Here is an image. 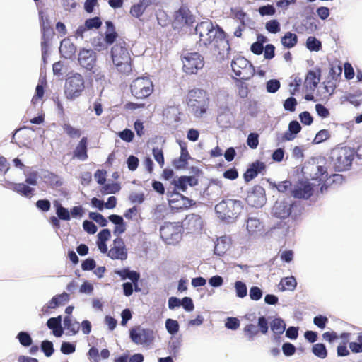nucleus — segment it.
<instances>
[{"mask_svg":"<svg viewBox=\"0 0 362 362\" xmlns=\"http://www.w3.org/2000/svg\"><path fill=\"white\" fill-rule=\"evenodd\" d=\"M196 35L199 37V46L210 47L219 60L227 57L230 49L225 33L211 21H202L196 25Z\"/></svg>","mask_w":362,"mask_h":362,"instance_id":"obj_1","label":"nucleus"},{"mask_svg":"<svg viewBox=\"0 0 362 362\" xmlns=\"http://www.w3.org/2000/svg\"><path fill=\"white\" fill-rule=\"evenodd\" d=\"M111 58L117 71L128 75L132 71L130 54L124 46V42L116 43L111 50Z\"/></svg>","mask_w":362,"mask_h":362,"instance_id":"obj_2","label":"nucleus"},{"mask_svg":"<svg viewBox=\"0 0 362 362\" xmlns=\"http://www.w3.org/2000/svg\"><path fill=\"white\" fill-rule=\"evenodd\" d=\"M243 209L242 202L235 199L223 200L215 206L218 218L228 222L235 220Z\"/></svg>","mask_w":362,"mask_h":362,"instance_id":"obj_3","label":"nucleus"},{"mask_svg":"<svg viewBox=\"0 0 362 362\" xmlns=\"http://www.w3.org/2000/svg\"><path fill=\"white\" fill-rule=\"evenodd\" d=\"M188 107L196 117H202L208 107V98L206 93L200 89H194L188 93Z\"/></svg>","mask_w":362,"mask_h":362,"instance_id":"obj_4","label":"nucleus"},{"mask_svg":"<svg viewBox=\"0 0 362 362\" xmlns=\"http://www.w3.org/2000/svg\"><path fill=\"white\" fill-rule=\"evenodd\" d=\"M183 226L182 223L165 222L160 228V237L168 245H175L181 240Z\"/></svg>","mask_w":362,"mask_h":362,"instance_id":"obj_5","label":"nucleus"},{"mask_svg":"<svg viewBox=\"0 0 362 362\" xmlns=\"http://www.w3.org/2000/svg\"><path fill=\"white\" fill-rule=\"evenodd\" d=\"M85 88V82L83 76L79 74H74L66 79L64 94L67 99L74 100L79 97Z\"/></svg>","mask_w":362,"mask_h":362,"instance_id":"obj_6","label":"nucleus"},{"mask_svg":"<svg viewBox=\"0 0 362 362\" xmlns=\"http://www.w3.org/2000/svg\"><path fill=\"white\" fill-rule=\"evenodd\" d=\"M316 168L317 169V173H315L316 177L312 179L319 180L320 183L318 185H321L320 188V193L322 194L326 192L329 187L341 185L344 182V178L341 175L333 174L328 177V173L323 166L317 165Z\"/></svg>","mask_w":362,"mask_h":362,"instance_id":"obj_7","label":"nucleus"},{"mask_svg":"<svg viewBox=\"0 0 362 362\" xmlns=\"http://www.w3.org/2000/svg\"><path fill=\"white\" fill-rule=\"evenodd\" d=\"M231 68L235 75L241 80L250 79L255 72V69L250 62L240 56L233 59Z\"/></svg>","mask_w":362,"mask_h":362,"instance_id":"obj_8","label":"nucleus"},{"mask_svg":"<svg viewBox=\"0 0 362 362\" xmlns=\"http://www.w3.org/2000/svg\"><path fill=\"white\" fill-rule=\"evenodd\" d=\"M153 91L152 81L148 77H139L131 84V92L137 98H145Z\"/></svg>","mask_w":362,"mask_h":362,"instance_id":"obj_9","label":"nucleus"},{"mask_svg":"<svg viewBox=\"0 0 362 362\" xmlns=\"http://www.w3.org/2000/svg\"><path fill=\"white\" fill-rule=\"evenodd\" d=\"M183 71L187 74H195L204 67L203 57L197 52L186 54L182 58Z\"/></svg>","mask_w":362,"mask_h":362,"instance_id":"obj_10","label":"nucleus"},{"mask_svg":"<svg viewBox=\"0 0 362 362\" xmlns=\"http://www.w3.org/2000/svg\"><path fill=\"white\" fill-rule=\"evenodd\" d=\"M170 206L173 209L184 211L195 205V202L179 192H173L168 198Z\"/></svg>","mask_w":362,"mask_h":362,"instance_id":"obj_11","label":"nucleus"},{"mask_svg":"<svg viewBox=\"0 0 362 362\" xmlns=\"http://www.w3.org/2000/svg\"><path fill=\"white\" fill-rule=\"evenodd\" d=\"M127 250L124 241L122 238H117L113 240L112 245L107 252V256L112 259L125 260L127 258Z\"/></svg>","mask_w":362,"mask_h":362,"instance_id":"obj_12","label":"nucleus"},{"mask_svg":"<svg viewBox=\"0 0 362 362\" xmlns=\"http://www.w3.org/2000/svg\"><path fill=\"white\" fill-rule=\"evenodd\" d=\"M96 53L90 49H82L78 53V62L80 65L87 70H92L96 66Z\"/></svg>","mask_w":362,"mask_h":362,"instance_id":"obj_13","label":"nucleus"},{"mask_svg":"<svg viewBox=\"0 0 362 362\" xmlns=\"http://www.w3.org/2000/svg\"><path fill=\"white\" fill-rule=\"evenodd\" d=\"M313 185L308 181H300L291 190V195L296 199H309L313 194Z\"/></svg>","mask_w":362,"mask_h":362,"instance_id":"obj_14","label":"nucleus"},{"mask_svg":"<svg viewBox=\"0 0 362 362\" xmlns=\"http://www.w3.org/2000/svg\"><path fill=\"white\" fill-rule=\"evenodd\" d=\"M194 21V18L190 11L187 8H182L175 13L173 26L175 28H179L185 25H191Z\"/></svg>","mask_w":362,"mask_h":362,"instance_id":"obj_15","label":"nucleus"},{"mask_svg":"<svg viewBox=\"0 0 362 362\" xmlns=\"http://www.w3.org/2000/svg\"><path fill=\"white\" fill-rule=\"evenodd\" d=\"M264 168L265 165L263 163L259 162L258 160L252 163L243 175L244 180L246 182H250L256 177L259 173L264 170Z\"/></svg>","mask_w":362,"mask_h":362,"instance_id":"obj_16","label":"nucleus"},{"mask_svg":"<svg viewBox=\"0 0 362 362\" xmlns=\"http://www.w3.org/2000/svg\"><path fill=\"white\" fill-rule=\"evenodd\" d=\"M198 184V180L194 176H181L173 180V185L176 189L185 192L188 186L194 187Z\"/></svg>","mask_w":362,"mask_h":362,"instance_id":"obj_17","label":"nucleus"},{"mask_svg":"<svg viewBox=\"0 0 362 362\" xmlns=\"http://www.w3.org/2000/svg\"><path fill=\"white\" fill-rule=\"evenodd\" d=\"M246 229L250 235L257 236L262 233L264 226L257 218H248L246 222Z\"/></svg>","mask_w":362,"mask_h":362,"instance_id":"obj_18","label":"nucleus"},{"mask_svg":"<svg viewBox=\"0 0 362 362\" xmlns=\"http://www.w3.org/2000/svg\"><path fill=\"white\" fill-rule=\"evenodd\" d=\"M320 81V71H309L305 80V85L308 89L313 90L316 88Z\"/></svg>","mask_w":362,"mask_h":362,"instance_id":"obj_19","label":"nucleus"},{"mask_svg":"<svg viewBox=\"0 0 362 362\" xmlns=\"http://www.w3.org/2000/svg\"><path fill=\"white\" fill-rule=\"evenodd\" d=\"M271 329L274 332V340L279 341L280 336L284 333L286 329V324L281 318L274 319L270 324Z\"/></svg>","mask_w":362,"mask_h":362,"instance_id":"obj_20","label":"nucleus"},{"mask_svg":"<svg viewBox=\"0 0 362 362\" xmlns=\"http://www.w3.org/2000/svg\"><path fill=\"white\" fill-rule=\"evenodd\" d=\"M76 49V46L69 39H64L61 42L59 51L64 57L71 58L74 55Z\"/></svg>","mask_w":362,"mask_h":362,"instance_id":"obj_21","label":"nucleus"},{"mask_svg":"<svg viewBox=\"0 0 362 362\" xmlns=\"http://www.w3.org/2000/svg\"><path fill=\"white\" fill-rule=\"evenodd\" d=\"M70 300L69 294L64 292L62 294L56 295L47 303V308L55 309L56 308L64 305Z\"/></svg>","mask_w":362,"mask_h":362,"instance_id":"obj_22","label":"nucleus"},{"mask_svg":"<svg viewBox=\"0 0 362 362\" xmlns=\"http://www.w3.org/2000/svg\"><path fill=\"white\" fill-rule=\"evenodd\" d=\"M246 200L251 206L259 208L264 205L265 197L262 193L258 195L255 192H252L247 195Z\"/></svg>","mask_w":362,"mask_h":362,"instance_id":"obj_23","label":"nucleus"},{"mask_svg":"<svg viewBox=\"0 0 362 362\" xmlns=\"http://www.w3.org/2000/svg\"><path fill=\"white\" fill-rule=\"evenodd\" d=\"M61 322V316L49 318L47 322V327L53 330L54 335L57 337H61L63 334Z\"/></svg>","mask_w":362,"mask_h":362,"instance_id":"obj_24","label":"nucleus"},{"mask_svg":"<svg viewBox=\"0 0 362 362\" xmlns=\"http://www.w3.org/2000/svg\"><path fill=\"white\" fill-rule=\"evenodd\" d=\"M11 189L16 192L26 197H31L34 191L33 188L24 183H14L12 185Z\"/></svg>","mask_w":362,"mask_h":362,"instance_id":"obj_25","label":"nucleus"},{"mask_svg":"<svg viewBox=\"0 0 362 362\" xmlns=\"http://www.w3.org/2000/svg\"><path fill=\"white\" fill-rule=\"evenodd\" d=\"M281 42L284 47L292 48L298 42V37L295 33L287 32L281 40Z\"/></svg>","mask_w":362,"mask_h":362,"instance_id":"obj_26","label":"nucleus"},{"mask_svg":"<svg viewBox=\"0 0 362 362\" xmlns=\"http://www.w3.org/2000/svg\"><path fill=\"white\" fill-rule=\"evenodd\" d=\"M65 328L71 334H76L80 329L79 323L72 320L69 316H66L64 320Z\"/></svg>","mask_w":362,"mask_h":362,"instance_id":"obj_27","label":"nucleus"},{"mask_svg":"<svg viewBox=\"0 0 362 362\" xmlns=\"http://www.w3.org/2000/svg\"><path fill=\"white\" fill-rule=\"evenodd\" d=\"M296 285L297 282L293 276L283 278L279 284V286H281V291H293L296 288Z\"/></svg>","mask_w":362,"mask_h":362,"instance_id":"obj_28","label":"nucleus"},{"mask_svg":"<svg viewBox=\"0 0 362 362\" xmlns=\"http://www.w3.org/2000/svg\"><path fill=\"white\" fill-rule=\"evenodd\" d=\"M312 352L317 357L324 359L327 356V350L324 344H315L312 347Z\"/></svg>","mask_w":362,"mask_h":362,"instance_id":"obj_29","label":"nucleus"},{"mask_svg":"<svg viewBox=\"0 0 362 362\" xmlns=\"http://www.w3.org/2000/svg\"><path fill=\"white\" fill-rule=\"evenodd\" d=\"M337 153V158H353L354 156V151L349 147H339L334 150L333 153Z\"/></svg>","mask_w":362,"mask_h":362,"instance_id":"obj_30","label":"nucleus"},{"mask_svg":"<svg viewBox=\"0 0 362 362\" xmlns=\"http://www.w3.org/2000/svg\"><path fill=\"white\" fill-rule=\"evenodd\" d=\"M86 144L87 139L83 137L77 146L75 151L74 156L78 158H83L87 157L86 154Z\"/></svg>","mask_w":362,"mask_h":362,"instance_id":"obj_31","label":"nucleus"},{"mask_svg":"<svg viewBox=\"0 0 362 362\" xmlns=\"http://www.w3.org/2000/svg\"><path fill=\"white\" fill-rule=\"evenodd\" d=\"M105 24L107 26V31L105 40L106 43L112 44L115 41L117 35L115 31L113 24L110 21H107Z\"/></svg>","mask_w":362,"mask_h":362,"instance_id":"obj_32","label":"nucleus"},{"mask_svg":"<svg viewBox=\"0 0 362 362\" xmlns=\"http://www.w3.org/2000/svg\"><path fill=\"white\" fill-rule=\"evenodd\" d=\"M291 208L288 207L286 204H280L279 206H275L274 214L280 218H285L290 216Z\"/></svg>","mask_w":362,"mask_h":362,"instance_id":"obj_33","label":"nucleus"},{"mask_svg":"<svg viewBox=\"0 0 362 362\" xmlns=\"http://www.w3.org/2000/svg\"><path fill=\"white\" fill-rule=\"evenodd\" d=\"M168 209L164 205H158L154 209L153 217L156 221H163L168 214Z\"/></svg>","mask_w":362,"mask_h":362,"instance_id":"obj_34","label":"nucleus"},{"mask_svg":"<svg viewBox=\"0 0 362 362\" xmlns=\"http://www.w3.org/2000/svg\"><path fill=\"white\" fill-rule=\"evenodd\" d=\"M56 206V214L57 215V217L64 221H69L71 218L70 212L69 210L62 206L61 204L57 203L55 204Z\"/></svg>","mask_w":362,"mask_h":362,"instance_id":"obj_35","label":"nucleus"},{"mask_svg":"<svg viewBox=\"0 0 362 362\" xmlns=\"http://www.w3.org/2000/svg\"><path fill=\"white\" fill-rule=\"evenodd\" d=\"M306 47L310 51L317 52L321 48V42L315 37H309L306 40Z\"/></svg>","mask_w":362,"mask_h":362,"instance_id":"obj_36","label":"nucleus"},{"mask_svg":"<svg viewBox=\"0 0 362 362\" xmlns=\"http://www.w3.org/2000/svg\"><path fill=\"white\" fill-rule=\"evenodd\" d=\"M235 289L236 296L239 298H244L247 296V289L246 284L241 281H237L235 283Z\"/></svg>","mask_w":362,"mask_h":362,"instance_id":"obj_37","label":"nucleus"},{"mask_svg":"<svg viewBox=\"0 0 362 362\" xmlns=\"http://www.w3.org/2000/svg\"><path fill=\"white\" fill-rule=\"evenodd\" d=\"M165 327L168 333L175 334L179 331V324L177 320L167 319L165 321Z\"/></svg>","mask_w":362,"mask_h":362,"instance_id":"obj_38","label":"nucleus"},{"mask_svg":"<svg viewBox=\"0 0 362 362\" xmlns=\"http://www.w3.org/2000/svg\"><path fill=\"white\" fill-rule=\"evenodd\" d=\"M17 338L21 344L23 346H29L32 344V339L28 332H19L17 336Z\"/></svg>","mask_w":362,"mask_h":362,"instance_id":"obj_39","label":"nucleus"},{"mask_svg":"<svg viewBox=\"0 0 362 362\" xmlns=\"http://www.w3.org/2000/svg\"><path fill=\"white\" fill-rule=\"evenodd\" d=\"M89 217L102 227L106 226L107 225V220L99 213L90 212L89 214Z\"/></svg>","mask_w":362,"mask_h":362,"instance_id":"obj_40","label":"nucleus"},{"mask_svg":"<svg viewBox=\"0 0 362 362\" xmlns=\"http://www.w3.org/2000/svg\"><path fill=\"white\" fill-rule=\"evenodd\" d=\"M64 131L72 138H78L81 136V131L71 126L69 124L63 125Z\"/></svg>","mask_w":362,"mask_h":362,"instance_id":"obj_41","label":"nucleus"},{"mask_svg":"<svg viewBox=\"0 0 362 362\" xmlns=\"http://www.w3.org/2000/svg\"><path fill=\"white\" fill-rule=\"evenodd\" d=\"M265 28L269 33H277L280 31V23L276 20H271L266 23Z\"/></svg>","mask_w":362,"mask_h":362,"instance_id":"obj_42","label":"nucleus"},{"mask_svg":"<svg viewBox=\"0 0 362 362\" xmlns=\"http://www.w3.org/2000/svg\"><path fill=\"white\" fill-rule=\"evenodd\" d=\"M41 349L47 357L51 356L54 351L53 344L49 341H43L41 344Z\"/></svg>","mask_w":362,"mask_h":362,"instance_id":"obj_43","label":"nucleus"},{"mask_svg":"<svg viewBox=\"0 0 362 362\" xmlns=\"http://www.w3.org/2000/svg\"><path fill=\"white\" fill-rule=\"evenodd\" d=\"M119 189L120 186L117 183L107 184L103 186L102 192L104 194H115Z\"/></svg>","mask_w":362,"mask_h":362,"instance_id":"obj_44","label":"nucleus"},{"mask_svg":"<svg viewBox=\"0 0 362 362\" xmlns=\"http://www.w3.org/2000/svg\"><path fill=\"white\" fill-rule=\"evenodd\" d=\"M244 332L250 340H252L258 333L257 327L253 324L247 325L244 328Z\"/></svg>","mask_w":362,"mask_h":362,"instance_id":"obj_45","label":"nucleus"},{"mask_svg":"<svg viewBox=\"0 0 362 362\" xmlns=\"http://www.w3.org/2000/svg\"><path fill=\"white\" fill-rule=\"evenodd\" d=\"M85 23H86V28H88V29L89 30H91L93 28L97 29V28H100L102 25V21H100V18L95 17L93 18L87 19L85 21Z\"/></svg>","mask_w":362,"mask_h":362,"instance_id":"obj_46","label":"nucleus"},{"mask_svg":"<svg viewBox=\"0 0 362 362\" xmlns=\"http://www.w3.org/2000/svg\"><path fill=\"white\" fill-rule=\"evenodd\" d=\"M330 136L329 132L327 129H322L318 132L313 140V143L320 144L327 140Z\"/></svg>","mask_w":362,"mask_h":362,"instance_id":"obj_47","label":"nucleus"},{"mask_svg":"<svg viewBox=\"0 0 362 362\" xmlns=\"http://www.w3.org/2000/svg\"><path fill=\"white\" fill-rule=\"evenodd\" d=\"M259 14L264 16H273L275 14L276 9L274 6L268 4L266 6H260L258 9Z\"/></svg>","mask_w":362,"mask_h":362,"instance_id":"obj_48","label":"nucleus"},{"mask_svg":"<svg viewBox=\"0 0 362 362\" xmlns=\"http://www.w3.org/2000/svg\"><path fill=\"white\" fill-rule=\"evenodd\" d=\"M247 144L252 149L256 148L259 144V135L257 133H250L247 139Z\"/></svg>","mask_w":362,"mask_h":362,"instance_id":"obj_49","label":"nucleus"},{"mask_svg":"<svg viewBox=\"0 0 362 362\" xmlns=\"http://www.w3.org/2000/svg\"><path fill=\"white\" fill-rule=\"evenodd\" d=\"M291 182L288 180H285L283 182H280L279 184L275 185V187H276L277 190L279 192L281 193H286L288 191L291 192V190L293 189L291 188Z\"/></svg>","mask_w":362,"mask_h":362,"instance_id":"obj_50","label":"nucleus"},{"mask_svg":"<svg viewBox=\"0 0 362 362\" xmlns=\"http://www.w3.org/2000/svg\"><path fill=\"white\" fill-rule=\"evenodd\" d=\"M145 8L139 4H136L131 7L130 13L135 18H139L145 11Z\"/></svg>","mask_w":362,"mask_h":362,"instance_id":"obj_51","label":"nucleus"},{"mask_svg":"<svg viewBox=\"0 0 362 362\" xmlns=\"http://www.w3.org/2000/svg\"><path fill=\"white\" fill-rule=\"evenodd\" d=\"M280 88V82L276 79H272L267 81L266 88L269 93H276Z\"/></svg>","mask_w":362,"mask_h":362,"instance_id":"obj_52","label":"nucleus"},{"mask_svg":"<svg viewBox=\"0 0 362 362\" xmlns=\"http://www.w3.org/2000/svg\"><path fill=\"white\" fill-rule=\"evenodd\" d=\"M250 297L252 300H259L262 297V291L257 286H252L250 289Z\"/></svg>","mask_w":362,"mask_h":362,"instance_id":"obj_53","label":"nucleus"},{"mask_svg":"<svg viewBox=\"0 0 362 362\" xmlns=\"http://www.w3.org/2000/svg\"><path fill=\"white\" fill-rule=\"evenodd\" d=\"M228 329L235 330L240 327V320L236 317H228L225 324Z\"/></svg>","mask_w":362,"mask_h":362,"instance_id":"obj_54","label":"nucleus"},{"mask_svg":"<svg viewBox=\"0 0 362 362\" xmlns=\"http://www.w3.org/2000/svg\"><path fill=\"white\" fill-rule=\"evenodd\" d=\"M327 322V317L321 315L315 316L313 319V323L321 329H324L325 327Z\"/></svg>","mask_w":362,"mask_h":362,"instance_id":"obj_55","label":"nucleus"},{"mask_svg":"<svg viewBox=\"0 0 362 362\" xmlns=\"http://www.w3.org/2000/svg\"><path fill=\"white\" fill-rule=\"evenodd\" d=\"M43 95H44V88H43L42 85L38 84L36 87L35 94L32 99V103L33 104L38 103L39 100L43 97Z\"/></svg>","mask_w":362,"mask_h":362,"instance_id":"obj_56","label":"nucleus"},{"mask_svg":"<svg viewBox=\"0 0 362 362\" xmlns=\"http://www.w3.org/2000/svg\"><path fill=\"white\" fill-rule=\"evenodd\" d=\"M83 229L90 234H94L97 231V226L90 221L86 220L83 223Z\"/></svg>","mask_w":362,"mask_h":362,"instance_id":"obj_57","label":"nucleus"},{"mask_svg":"<svg viewBox=\"0 0 362 362\" xmlns=\"http://www.w3.org/2000/svg\"><path fill=\"white\" fill-rule=\"evenodd\" d=\"M282 351L285 356H291L296 352V347L291 343H285L282 346Z\"/></svg>","mask_w":362,"mask_h":362,"instance_id":"obj_58","label":"nucleus"},{"mask_svg":"<svg viewBox=\"0 0 362 362\" xmlns=\"http://www.w3.org/2000/svg\"><path fill=\"white\" fill-rule=\"evenodd\" d=\"M129 199L132 203L141 204L144 201V194L136 192L131 193Z\"/></svg>","mask_w":362,"mask_h":362,"instance_id":"obj_59","label":"nucleus"},{"mask_svg":"<svg viewBox=\"0 0 362 362\" xmlns=\"http://www.w3.org/2000/svg\"><path fill=\"white\" fill-rule=\"evenodd\" d=\"M95 266V261L92 258H88L82 262L81 268L84 271H90L93 269Z\"/></svg>","mask_w":362,"mask_h":362,"instance_id":"obj_60","label":"nucleus"},{"mask_svg":"<svg viewBox=\"0 0 362 362\" xmlns=\"http://www.w3.org/2000/svg\"><path fill=\"white\" fill-rule=\"evenodd\" d=\"M274 49L275 47L274 45L271 44H268L264 48V57L265 59H271L274 57Z\"/></svg>","mask_w":362,"mask_h":362,"instance_id":"obj_61","label":"nucleus"},{"mask_svg":"<svg viewBox=\"0 0 362 362\" xmlns=\"http://www.w3.org/2000/svg\"><path fill=\"white\" fill-rule=\"evenodd\" d=\"M181 305L187 310L192 311L194 306L192 302V300L189 297H184L181 300Z\"/></svg>","mask_w":362,"mask_h":362,"instance_id":"obj_62","label":"nucleus"},{"mask_svg":"<svg viewBox=\"0 0 362 362\" xmlns=\"http://www.w3.org/2000/svg\"><path fill=\"white\" fill-rule=\"evenodd\" d=\"M315 110L317 115L323 118H327L329 115V110L322 104H317L315 105Z\"/></svg>","mask_w":362,"mask_h":362,"instance_id":"obj_63","label":"nucleus"},{"mask_svg":"<svg viewBox=\"0 0 362 362\" xmlns=\"http://www.w3.org/2000/svg\"><path fill=\"white\" fill-rule=\"evenodd\" d=\"M358 341H360V343L351 342L349 344V348L354 353L362 352V336L358 337Z\"/></svg>","mask_w":362,"mask_h":362,"instance_id":"obj_64","label":"nucleus"}]
</instances>
